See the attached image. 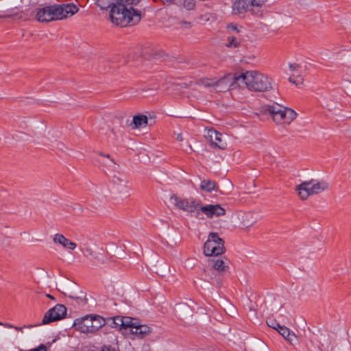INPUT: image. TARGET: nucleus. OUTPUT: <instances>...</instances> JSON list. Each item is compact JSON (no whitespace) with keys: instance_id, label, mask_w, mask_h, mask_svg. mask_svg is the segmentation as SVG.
Returning <instances> with one entry per match:
<instances>
[{"instance_id":"6e6552de","label":"nucleus","mask_w":351,"mask_h":351,"mask_svg":"<svg viewBox=\"0 0 351 351\" xmlns=\"http://www.w3.org/2000/svg\"><path fill=\"white\" fill-rule=\"evenodd\" d=\"M104 324V320L101 317L85 316L75 320L74 326L83 333L94 332Z\"/></svg>"},{"instance_id":"393cba45","label":"nucleus","mask_w":351,"mask_h":351,"mask_svg":"<svg viewBox=\"0 0 351 351\" xmlns=\"http://www.w3.org/2000/svg\"><path fill=\"white\" fill-rule=\"evenodd\" d=\"M227 29L230 33H232L233 35H239L243 33V28L241 25L237 23H230L227 25Z\"/></svg>"},{"instance_id":"a211bd4d","label":"nucleus","mask_w":351,"mask_h":351,"mask_svg":"<svg viewBox=\"0 0 351 351\" xmlns=\"http://www.w3.org/2000/svg\"><path fill=\"white\" fill-rule=\"evenodd\" d=\"M300 69V65L296 63L289 64V71L292 73V75L289 78V81L296 86L303 83V79L298 73Z\"/></svg>"},{"instance_id":"cd10ccee","label":"nucleus","mask_w":351,"mask_h":351,"mask_svg":"<svg viewBox=\"0 0 351 351\" xmlns=\"http://www.w3.org/2000/svg\"><path fill=\"white\" fill-rule=\"evenodd\" d=\"M195 4V0H183L182 5L188 10H192Z\"/></svg>"},{"instance_id":"2f4dec72","label":"nucleus","mask_w":351,"mask_h":351,"mask_svg":"<svg viewBox=\"0 0 351 351\" xmlns=\"http://www.w3.org/2000/svg\"><path fill=\"white\" fill-rule=\"evenodd\" d=\"M3 325L8 328H13L15 330H19V331H23V329L24 328H32V326H24L23 327H18V326H14L11 324H3Z\"/></svg>"},{"instance_id":"58836bf2","label":"nucleus","mask_w":351,"mask_h":351,"mask_svg":"<svg viewBox=\"0 0 351 351\" xmlns=\"http://www.w3.org/2000/svg\"><path fill=\"white\" fill-rule=\"evenodd\" d=\"M249 58H250V60H252V59H254V58H255V56H250V57H249Z\"/></svg>"},{"instance_id":"dca6fc26","label":"nucleus","mask_w":351,"mask_h":351,"mask_svg":"<svg viewBox=\"0 0 351 351\" xmlns=\"http://www.w3.org/2000/svg\"><path fill=\"white\" fill-rule=\"evenodd\" d=\"M53 241L54 243L60 245L66 250H73L77 246L76 243L66 239L63 234L60 233L53 235Z\"/></svg>"},{"instance_id":"4468645a","label":"nucleus","mask_w":351,"mask_h":351,"mask_svg":"<svg viewBox=\"0 0 351 351\" xmlns=\"http://www.w3.org/2000/svg\"><path fill=\"white\" fill-rule=\"evenodd\" d=\"M295 191L302 200H306L309 196L314 195L311 180L304 181L296 186Z\"/></svg>"},{"instance_id":"9b49d317","label":"nucleus","mask_w":351,"mask_h":351,"mask_svg":"<svg viewBox=\"0 0 351 351\" xmlns=\"http://www.w3.org/2000/svg\"><path fill=\"white\" fill-rule=\"evenodd\" d=\"M199 211H201L208 219L221 217L226 215V209L219 204L202 205L199 204Z\"/></svg>"},{"instance_id":"f704fd0d","label":"nucleus","mask_w":351,"mask_h":351,"mask_svg":"<svg viewBox=\"0 0 351 351\" xmlns=\"http://www.w3.org/2000/svg\"><path fill=\"white\" fill-rule=\"evenodd\" d=\"M177 140L180 141H183V137H182V135L181 134H178Z\"/></svg>"},{"instance_id":"412c9836","label":"nucleus","mask_w":351,"mask_h":351,"mask_svg":"<svg viewBox=\"0 0 351 351\" xmlns=\"http://www.w3.org/2000/svg\"><path fill=\"white\" fill-rule=\"evenodd\" d=\"M132 123L134 125V128L145 127L148 124V119L144 114L134 115L132 119Z\"/></svg>"},{"instance_id":"39448f33","label":"nucleus","mask_w":351,"mask_h":351,"mask_svg":"<svg viewBox=\"0 0 351 351\" xmlns=\"http://www.w3.org/2000/svg\"><path fill=\"white\" fill-rule=\"evenodd\" d=\"M170 202L173 208L179 211L191 214L199 213L200 202L195 198H187L173 194L170 197Z\"/></svg>"},{"instance_id":"f3484780","label":"nucleus","mask_w":351,"mask_h":351,"mask_svg":"<svg viewBox=\"0 0 351 351\" xmlns=\"http://www.w3.org/2000/svg\"><path fill=\"white\" fill-rule=\"evenodd\" d=\"M270 327L276 330L287 341L291 343H293L297 340V337L294 332H291L288 328L282 326L279 324H276V326H270Z\"/></svg>"},{"instance_id":"72a5a7b5","label":"nucleus","mask_w":351,"mask_h":351,"mask_svg":"<svg viewBox=\"0 0 351 351\" xmlns=\"http://www.w3.org/2000/svg\"><path fill=\"white\" fill-rule=\"evenodd\" d=\"M67 291V294L71 298H79L73 291H72L70 289L67 288L66 289ZM66 294V293H64Z\"/></svg>"},{"instance_id":"7c9ffc66","label":"nucleus","mask_w":351,"mask_h":351,"mask_svg":"<svg viewBox=\"0 0 351 351\" xmlns=\"http://www.w3.org/2000/svg\"><path fill=\"white\" fill-rule=\"evenodd\" d=\"M101 156L105 157L110 160V162L115 166H119L118 164L112 159L109 154H104L103 152H99V154Z\"/></svg>"},{"instance_id":"e433bc0d","label":"nucleus","mask_w":351,"mask_h":351,"mask_svg":"<svg viewBox=\"0 0 351 351\" xmlns=\"http://www.w3.org/2000/svg\"><path fill=\"white\" fill-rule=\"evenodd\" d=\"M46 296L51 300H54V297L50 294H47Z\"/></svg>"},{"instance_id":"c85d7f7f","label":"nucleus","mask_w":351,"mask_h":351,"mask_svg":"<svg viewBox=\"0 0 351 351\" xmlns=\"http://www.w3.org/2000/svg\"><path fill=\"white\" fill-rule=\"evenodd\" d=\"M213 15L210 13H206L204 14H202L199 16V19L201 22L207 23L209 22L211 19H213Z\"/></svg>"},{"instance_id":"473e14b6","label":"nucleus","mask_w":351,"mask_h":351,"mask_svg":"<svg viewBox=\"0 0 351 351\" xmlns=\"http://www.w3.org/2000/svg\"><path fill=\"white\" fill-rule=\"evenodd\" d=\"M29 351H47V348L45 345L41 344L38 347L32 349Z\"/></svg>"},{"instance_id":"c9c22d12","label":"nucleus","mask_w":351,"mask_h":351,"mask_svg":"<svg viewBox=\"0 0 351 351\" xmlns=\"http://www.w3.org/2000/svg\"><path fill=\"white\" fill-rule=\"evenodd\" d=\"M101 351H115V350L113 349H110V348L105 347V348H102V350Z\"/></svg>"},{"instance_id":"5701e85b","label":"nucleus","mask_w":351,"mask_h":351,"mask_svg":"<svg viewBox=\"0 0 351 351\" xmlns=\"http://www.w3.org/2000/svg\"><path fill=\"white\" fill-rule=\"evenodd\" d=\"M200 189L207 193H211L216 191L217 183L211 180H204L201 182Z\"/></svg>"},{"instance_id":"1a4fd4ad","label":"nucleus","mask_w":351,"mask_h":351,"mask_svg":"<svg viewBox=\"0 0 351 351\" xmlns=\"http://www.w3.org/2000/svg\"><path fill=\"white\" fill-rule=\"evenodd\" d=\"M239 75L228 74L223 77L216 79L215 88L219 91H226L229 89H234L239 87Z\"/></svg>"},{"instance_id":"f257e3e1","label":"nucleus","mask_w":351,"mask_h":351,"mask_svg":"<svg viewBox=\"0 0 351 351\" xmlns=\"http://www.w3.org/2000/svg\"><path fill=\"white\" fill-rule=\"evenodd\" d=\"M141 0H97L101 10L110 9V19L117 26L134 25L141 20L142 10L137 8Z\"/></svg>"},{"instance_id":"f03ea898","label":"nucleus","mask_w":351,"mask_h":351,"mask_svg":"<svg viewBox=\"0 0 351 351\" xmlns=\"http://www.w3.org/2000/svg\"><path fill=\"white\" fill-rule=\"evenodd\" d=\"M239 87L254 92H266L274 89L273 80L267 75L257 71H247L239 75Z\"/></svg>"},{"instance_id":"bb28decb","label":"nucleus","mask_w":351,"mask_h":351,"mask_svg":"<svg viewBox=\"0 0 351 351\" xmlns=\"http://www.w3.org/2000/svg\"><path fill=\"white\" fill-rule=\"evenodd\" d=\"M216 78L204 77L202 78L199 84L205 87H212L215 88Z\"/></svg>"},{"instance_id":"ea45409f","label":"nucleus","mask_w":351,"mask_h":351,"mask_svg":"<svg viewBox=\"0 0 351 351\" xmlns=\"http://www.w3.org/2000/svg\"><path fill=\"white\" fill-rule=\"evenodd\" d=\"M2 324H1V323L0 322V325H2Z\"/></svg>"},{"instance_id":"ddd939ff","label":"nucleus","mask_w":351,"mask_h":351,"mask_svg":"<svg viewBox=\"0 0 351 351\" xmlns=\"http://www.w3.org/2000/svg\"><path fill=\"white\" fill-rule=\"evenodd\" d=\"M206 138L215 147L225 149L228 146L227 141L223 138V134L214 129L208 130Z\"/></svg>"},{"instance_id":"20e7f679","label":"nucleus","mask_w":351,"mask_h":351,"mask_svg":"<svg viewBox=\"0 0 351 351\" xmlns=\"http://www.w3.org/2000/svg\"><path fill=\"white\" fill-rule=\"evenodd\" d=\"M265 112L269 114L278 125L290 124L297 116L293 110L278 104L266 106Z\"/></svg>"},{"instance_id":"4be33fe9","label":"nucleus","mask_w":351,"mask_h":351,"mask_svg":"<svg viewBox=\"0 0 351 351\" xmlns=\"http://www.w3.org/2000/svg\"><path fill=\"white\" fill-rule=\"evenodd\" d=\"M123 323L122 324V332L128 334V330L132 334V330L135 326L136 321L130 317H123Z\"/></svg>"},{"instance_id":"9d476101","label":"nucleus","mask_w":351,"mask_h":351,"mask_svg":"<svg viewBox=\"0 0 351 351\" xmlns=\"http://www.w3.org/2000/svg\"><path fill=\"white\" fill-rule=\"evenodd\" d=\"M66 308L64 305L57 304L49 309L44 315L42 324H47L53 322L60 320L65 317Z\"/></svg>"},{"instance_id":"2eb2a0df","label":"nucleus","mask_w":351,"mask_h":351,"mask_svg":"<svg viewBox=\"0 0 351 351\" xmlns=\"http://www.w3.org/2000/svg\"><path fill=\"white\" fill-rule=\"evenodd\" d=\"M211 269L219 274L226 271L229 268V263L227 258L214 257L208 261Z\"/></svg>"},{"instance_id":"f8f14e48","label":"nucleus","mask_w":351,"mask_h":351,"mask_svg":"<svg viewBox=\"0 0 351 351\" xmlns=\"http://www.w3.org/2000/svg\"><path fill=\"white\" fill-rule=\"evenodd\" d=\"M234 220L243 229H247L256 223V219L252 213L242 211L237 212L234 215Z\"/></svg>"},{"instance_id":"4c0bfd02","label":"nucleus","mask_w":351,"mask_h":351,"mask_svg":"<svg viewBox=\"0 0 351 351\" xmlns=\"http://www.w3.org/2000/svg\"><path fill=\"white\" fill-rule=\"evenodd\" d=\"M276 324H277V323H276V324H268V326H276Z\"/></svg>"},{"instance_id":"a878e982","label":"nucleus","mask_w":351,"mask_h":351,"mask_svg":"<svg viewBox=\"0 0 351 351\" xmlns=\"http://www.w3.org/2000/svg\"><path fill=\"white\" fill-rule=\"evenodd\" d=\"M123 322V317L117 316L112 319L110 326L122 332V324Z\"/></svg>"},{"instance_id":"b1692460","label":"nucleus","mask_w":351,"mask_h":351,"mask_svg":"<svg viewBox=\"0 0 351 351\" xmlns=\"http://www.w3.org/2000/svg\"><path fill=\"white\" fill-rule=\"evenodd\" d=\"M241 40L237 38L235 35H230L227 38V43L226 44L227 47L237 48L241 45Z\"/></svg>"},{"instance_id":"c756f323","label":"nucleus","mask_w":351,"mask_h":351,"mask_svg":"<svg viewBox=\"0 0 351 351\" xmlns=\"http://www.w3.org/2000/svg\"><path fill=\"white\" fill-rule=\"evenodd\" d=\"M179 25L182 29H189L192 27L193 23L191 21L182 20L179 22Z\"/></svg>"},{"instance_id":"aec40b11","label":"nucleus","mask_w":351,"mask_h":351,"mask_svg":"<svg viewBox=\"0 0 351 351\" xmlns=\"http://www.w3.org/2000/svg\"><path fill=\"white\" fill-rule=\"evenodd\" d=\"M152 332L150 327L146 325H140L137 322L132 330V334L138 335L140 337H144Z\"/></svg>"},{"instance_id":"6ab92c4d","label":"nucleus","mask_w":351,"mask_h":351,"mask_svg":"<svg viewBox=\"0 0 351 351\" xmlns=\"http://www.w3.org/2000/svg\"><path fill=\"white\" fill-rule=\"evenodd\" d=\"M311 180L314 195L326 191L329 188V183L326 180H317L313 179H311Z\"/></svg>"},{"instance_id":"423d86ee","label":"nucleus","mask_w":351,"mask_h":351,"mask_svg":"<svg viewBox=\"0 0 351 351\" xmlns=\"http://www.w3.org/2000/svg\"><path fill=\"white\" fill-rule=\"evenodd\" d=\"M263 3V0H237L232 5V12L235 15H242L247 12L256 14L261 12Z\"/></svg>"},{"instance_id":"7ed1b4c3","label":"nucleus","mask_w":351,"mask_h":351,"mask_svg":"<svg viewBox=\"0 0 351 351\" xmlns=\"http://www.w3.org/2000/svg\"><path fill=\"white\" fill-rule=\"evenodd\" d=\"M77 11L78 8L73 4L54 5L39 10L36 18L39 22L48 23L71 17Z\"/></svg>"},{"instance_id":"0eeeda50","label":"nucleus","mask_w":351,"mask_h":351,"mask_svg":"<svg viewBox=\"0 0 351 351\" xmlns=\"http://www.w3.org/2000/svg\"><path fill=\"white\" fill-rule=\"evenodd\" d=\"M204 254L206 256H217L225 252L224 242L216 232H210L204 245Z\"/></svg>"}]
</instances>
